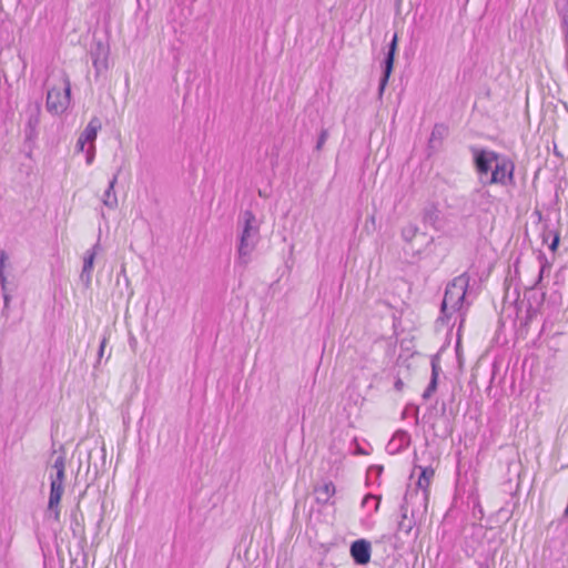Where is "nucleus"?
Returning <instances> with one entry per match:
<instances>
[{
    "mask_svg": "<svg viewBox=\"0 0 568 568\" xmlns=\"http://www.w3.org/2000/svg\"><path fill=\"white\" fill-rule=\"evenodd\" d=\"M106 343H108V338L103 337L101 339L99 352H98V364L100 363V361H101V358H102V356L104 354V349H105Z\"/></svg>",
    "mask_w": 568,
    "mask_h": 568,
    "instance_id": "21",
    "label": "nucleus"
},
{
    "mask_svg": "<svg viewBox=\"0 0 568 568\" xmlns=\"http://www.w3.org/2000/svg\"><path fill=\"white\" fill-rule=\"evenodd\" d=\"M423 520H416L410 511V508H407L406 504L403 505V519L399 523V529L409 534L413 527L417 524H420Z\"/></svg>",
    "mask_w": 568,
    "mask_h": 568,
    "instance_id": "14",
    "label": "nucleus"
},
{
    "mask_svg": "<svg viewBox=\"0 0 568 568\" xmlns=\"http://www.w3.org/2000/svg\"><path fill=\"white\" fill-rule=\"evenodd\" d=\"M101 128L102 124L100 119L93 116L77 140L75 151L79 153H85V162L88 165H91L94 161L95 140Z\"/></svg>",
    "mask_w": 568,
    "mask_h": 568,
    "instance_id": "6",
    "label": "nucleus"
},
{
    "mask_svg": "<svg viewBox=\"0 0 568 568\" xmlns=\"http://www.w3.org/2000/svg\"><path fill=\"white\" fill-rule=\"evenodd\" d=\"M239 227L237 260L239 263L246 265L261 239V221L256 219L252 211L247 210L240 216Z\"/></svg>",
    "mask_w": 568,
    "mask_h": 568,
    "instance_id": "4",
    "label": "nucleus"
},
{
    "mask_svg": "<svg viewBox=\"0 0 568 568\" xmlns=\"http://www.w3.org/2000/svg\"><path fill=\"white\" fill-rule=\"evenodd\" d=\"M378 500L376 499L375 496H372V495H367L364 500H363V506H366V507H373L374 510H377L378 509Z\"/></svg>",
    "mask_w": 568,
    "mask_h": 568,
    "instance_id": "18",
    "label": "nucleus"
},
{
    "mask_svg": "<svg viewBox=\"0 0 568 568\" xmlns=\"http://www.w3.org/2000/svg\"><path fill=\"white\" fill-rule=\"evenodd\" d=\"M439 366L435 361H432V378L438 379Z\"/></svg>",
    "mask_w": 568,
    "mask_h": 568,
    "instance_id": "24",
    "label": "nucleus"
},
{
    "mask_svg": "<svg viewBox=\"0 0 568 568\" xmlns=\"http://www.w3.org/2000/svg\"><path fill=\"white\" fill-rule=\"evenodd\" d=\"M71 84L67 75H62L60 84L47 93V110L52 114H62L70 105Z\"/></svg>",
    "mask_w": 568,
    "mask_h": 568,
    "instance_id": "7",
    "label": "nucleus"
},
{
    "mask_svg": "<svg viewBox=\"0 0 568 568\" xmlns=\"http://www.w3.org/2000/svg\"><path fill=\"white\" fill-rule=\"evenodd\" d=\"M436 387H437V379L430 378V383H429L428 387L425 389L423 397L426 399L429 398L433 395V393L436 390Z\"/></svg>",
    "mask_w": 568,
    "mask_h": 568,
    "instance_id": "19",
    "label": "nucleus"
},
{
    "mask_svg": "<svg viewBox=\"0 0 568 568\" xmlns=\"http://www.w3.org/2000/svg\"><path fill=\"white\" fill-rule=\"evenodd\" d=\"M351 555L358 565H366L371 560V544L365 539L355 540L351 546Z\"/></svg>",
    "mask_w": 568,
    "mask_h": 568,
    "instance_id": "10",
    "label": "nucleus"
},
{
    "mask_svg": "<svg viewBox=\"0 0 568 568\" xmlns=\"http://www.w3.org/2000/svg\"><path fill=\"white\" fill-rule=\"evenodd\" d=\"M410 443V436L404 430H399L393 435L388 442L386 449L390 454H396L406 448Z\"/></svg>",
    "mask_w": 568,
    "mask_h": 568,
    "instance_id": "11",
    "label": "nucleus"
},
{
    "mask_svg": "<svg viewBox=\"0 0 568 568\" xmlns=\"http://www.w3.org/2000/svg\"><path fill=\"white\" fill-rule=\"evenodd\" d=\"M38 124H39L38 116H32L29 119L28 128L26 130V136L28 140H33L37 136Z\"/></svg>",
    "mask_w": 568,
    "mask_h": 568,
    "instance_id": "15",
    "label": "nucleus"
},
{
    "mask_svg": "<svg viewBox=\"0 0 568 568\" xmlns=\"http://www.w3.org/2000/svg\"><path fill=\"white\" fill-rule=\"evenodd\" d=\"M419 470V476L416 486L405 495V504L410 508L412 515L416 520H425L428 500H429V486L434 477L435 470L433 467L415 466Z\"/></svg>",
    "mask_w": 568,
    "mask_h": 568,
    "instance_id": "3",
    "label": "nucleus"
},
{
    "mask_svg": "<svg viewBox=\"0 0 568 568\" xmlns=\"http://www.w3.org/2000/svg\"><path fill=\"white\" fill-rule=\"evenodd\" d=\"M93 67L95 68V70L98 72L105 70L108 68L106 54H104L102 58H100L99 55L94 57L93 58Z\"/></svg>",
    "mask_w": 568,
    "mask_h": 568,
    "instance_id": "16",
    "label": "nucleus"
},
{
    "mask_svg": "<svg viewBox=\"0 0 568 568\" xmlns=\"http://www.w3.org/2000/svg\"><path fill=\"white\" fill-rule=\"evenodd\" d=\"M315 501L321 506L334 505L336 487L331 480H322L314 486Z\"/></svg>",
    "mask_w": 568,
    "mask_h": 568,
    "instance_id": "8",
    "label": "nucleus"
},
{
    "mask_svg": "<svg viewBox=\"0 0 568 568\" xmlns=\"http://www.w3.org/2000/svg\"><path fill=\"white\" fill-rule=\"evenodd\" d=\"M99 245L97 244L91 250L85 252L84 258H83V267L81 272V280L89 284L92 278V271L94 265V260L97 255V250Z\"/></svg>",
    "mask_w": 568,
    "mask_h": 568,
    "instance_id": "12",
    "label": "nucleus"
},
{
    "mask_svg": "<svg viewBox=\"0 0 568 568\" xmlns=\"http://www.w3.org/2000/svg\"><path fill=\"white\" fill-rule=\"evenodd\" d=\"M469 286V276L462 274L447 284L443 303V320L449 321L454 315L460 320V324L465 321L466 311L469 303L466 301V293Z\"/></svg>",
    "mask_w": 568,
    "mask_h": 568,
    "instance_id": "2",
    "label": "nucleus"
},
{
    "mask_svg": "<svg viewBox=\"0 0 568 568\" xmlns=\"http://www.w3.org/2000/svg\"><path fill=\"white\" fill-rule=\"evenodd\" d=\"M403 382L400 379H398L396 383H395V387L396 389L400 390L403 388Z\"/></svg>",
    "mask_w": 568,
    "mask_h": 568,
    "instance_id": "26",
    "label": "nucleus"
},
{
    "mask_svg": "<svg viewBox=\"0 0 568 568\" xmlns=\"http://www.w3.org/2000/svg\"><path fill=\"white\" fill-rule=\"evenodd\" d=\"M4 260H6V255H4V253H2L1 257H0V285H1L2 291H7V278H6L4 271H3Z\"/></svg>",
    "mask_w": 568,
    "mask_h": 568,
    "instance_id": "17",
    "label": "nucleus"
},
{
    "mask_svg": "<svg viewBox=\"0 0 568 568\" xmlns=\"http://www.w3.org/2000/svg\"><path fill=\"white\" fill-rule=\"evenodd\" d=\"M2 297H3V304H4L3 305L2 314L7 317L8 314H9V306H10L11 296L8 293V291H2Z\"/></svg>",
    "mask_w": 568,
    "mask_h": 568,
    "instance_id": "20",
    "label": "nucleus"
},
{
    "mask_svg": "<svg viewBox=\"0 0 568 568\" xmlns=\"http://www.w3.org/2000/svg\"><path fill=\"white\" fill-rule=\"evenodd\" d=\"M474 161L479 182L483 185L506 186L514 182L515 165L511 160L488 150L474 151Z\"/></svg>",
    "mask_w": 568,
    "mask_h": 568,
    "instance_id": "1",
    "label": "nucleus"
},
{
    "mask_svg": "<svg viewBox=\"0 0 568 568\" xmlns=\"http://www.w3.org/2000/svg\"><path fill=\"white\" fill-rule=\"evenodd\" d=\"M50 478V495L48 500V513L54 520L60 517V501L64 493L65 460L63 456L57 457L52 465Z\"/></svg>",
    "mask_w": 568,
    "mask_h": 568,
    "instance_id": "5",
    "label": "nucleus"
},
{
    "mask_svg": "<svg viewBox=\"0 0 568 568\" xmlns=\"http://www.w3.org/2000/svg\"><path fill=\"white\" fill-rule=\"evenodd\" d=\"M118 182V176L114 175L109 182L108 189L104 191L102 195V203L110 210H115L118 207V196L114 191L115 184Z\"/></svg>",
    "mask_w": 568,
    "mask_h": 568,
    "instance_id": "13",
    "label": "nucleus"
},
{
    "mask_svg": "<svg viewBox=\"0 0 568 568\" xmlns=\"http://www.w3.org/2000/svg\"><path fill=\"white\" fill-rule=\"evenodd\" d=\"M397 41H398V38H397V34L395 33L392 39V42L389 44L387 55L385 58L384 74L379 82V90H378L379 95L383 94V92L386 88V84L388 82L389 75L392 73V70H393L394 57H395V52H396V48H397Z\"/></svg>",
    "mask_w": 568,
    "mask_h": 568,
    "instance_id": "9",
    "label": "nucleus"
},
{
    "mask_svg": "<svg viewBox=\"0 0 568 568\" xmlns=\"http://www.w3.org/2000/svg\"><path fill=\"white\" fill-rule=\"evenodd\" d=\"M539 260H540V271H539V275H538V281H541L542 273L547 266V261H546L545 256L541 254L539 255Z\"/></svg>",
    "mask_w": 568,
    "mask_h": 568,
    "instance_id": "23",
    "label": "nucleus"
},
{
    "mask_svg": "<svg viewBox=\"0 0 568 568\" xmlns=\"http://www.w3.org/2000/svg\"><path fill=\"white\" fill-rule=\"evenodd\" d=\"M558 243H559V239H558V236H555V239H554V241H552V243H551V245H550V248H551L552 251H555V250H556V247L558 246Z\"/></svg>",
    "mask_w": 568,
    "mask_h": 568,
    "instance_id": "25",
    "label": "nucleus"
},
{
    "mask_svg": "<svg viewBox=\"0 0 568 568\" xmlns=\"http://www.w3.org/2000/svg\"><path fill=\"white\" fill-rule=\"evenodd\" d=\"M327 131H322L320 136H318V141H317V144H316V149L320 150L322 149V146L324 145V143L326 142L327 140Z\"/></svg>",
    "mask_w": 568,
    "mask_h": 568,
    "instance_id": "22",
    "label": "nucleus"
}]
</instances>
